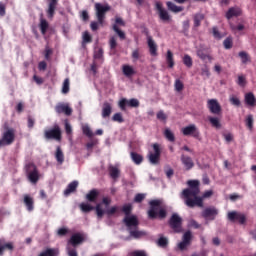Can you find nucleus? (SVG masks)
<instances>
[{"instance_id": "obj_8", "label": "nucleus", "mask_w": 256, "mask_h": 256, "mask_svg": "<svg viewBox=\"0 0 256 256\" xmlns=\"http://www.w3.org/2000/svg\"><path fill=\"white\" fill-rule=\"evenodd\" d=\"M169 226L174 233H181L183 231V218L177 213L172 214L169 220Z\"/></svg>"}, {"instance_id": "obj_46", "label": "nucleus", "mask_w": 256, "mask_h": 256, "mask_svg": "<svg viewBox=\"0 0 256 256\" xmlns=\"http://www.w3.org/2000/svg\"><path fill=\"white\" fill-rule=\"evenodd\" d=\"M122 211L124 212L126 217H129V216H131V211H133V206L131 204H125L122 207Z\"/></svg>"}, {"instance_id": "obj_50", "label": "nucleus", "mask_w": 256, "mask_h": 256, "mask_svg": "<svg viewBox=\"0 0 256 256\" xmlns=\"http://www.w3.org/2000/svg\"><path fill=\"white\" fill-rule=\"evenodd\" d=\"M112 121H115L116 123H123L125 120L123 119V114L118 112L113 115Z\"/></svg>"}, {"instance_id": "obj_31", "label": "nucleus", "mask_w": 256, "mask_h": 256, "mask_svg": "<svg viewBox=\"0 0 256 256\" xmlns=\"http://www.w3.org/2000/svg\"><path fill=\"white\" fill-rule=\"evenodd\" d=\"M55 158H56L57 163H59L60 165H63V163L65 161V155L63 154V150H61V146H57Z\"/></svg>"}, {"instance_id": "obj_34", "label": "nucleus", "mask_w": 256, "mask_h": 256, "mask_svg": "<svg viewBox=\"0 0 256 256\" xmlns=\"http://www.w3.org/2000/svg\"><path fill=\"white\" fill-rule=\"evenodd\" d=\"M122 73L123 75H125V77H133V75H135L136 72H135V69H133L131 66L123 65Z\"/></svg>"}, {"instance_id": "obj_57", "label": "nucleus", "mask_w": 256, "mask_h": 256, "mask_svg": "<svg viewBox=\"0 0 256 256\" xmlns=\"http://www.w3.org/2000/svg\"><path fill=\"white\" fill-rule=\"evenodd\" d=\"M82 131L86 135V137H93V131H91V128L89 126H83Z\"/></svg>"}, {"instance_id": "obj_56", "label": "nucleus", "mask_w": 256, "mask_h": 256, "mask_svg": "<svg viewBox=\"0 0 256 256\" xmlns=\"http://www.w3.org/2000/svg\"><path fill=\"white\" fill-rule=\"evenodd\" d=\"M69 92V78H66L63 82L62 93L67 94Z\"/></svg>"}, {"instance_id": "obj_2", "label": "nucleus", "mask_w": 256, "mask_h": 256, "mask_svg": "<svg viewBox=\"0 0 256 256\" xmlns=\"http://www.w3.org/2000/svg\"><path fill=\"white\" fill-rule=\"evenodd\" d=\"M150 208L148 210L149 219H165L167 217V210L161 208V200H151L149 202Z\"/></svg>"}, {"instance_id": "obj_13", "label": "nucleus", "mask_w": 256, "mask_h": 256, "mask_svg": "<svg viewBox=\"0 0 256 256\" xmlns=\"http://www.w3.org/2000/svg\"><path fill=\"white\" fill-rule=\"evenodd\" d=\"M119 108L121 111H127V105L128 107H139V100L132 98L130 100H127L126 98H122L119 103Z\"/></svg>"}, {"instance_id": "obj_58", "label": "nucleus", "mask_w": 256, "mask_h": 256, "mask_svg": "<svg viewBox=\"0 0 256 256\" xmlns=\"http://www.w3.org/2000/svg\"><path fill=\"white\" fill-rule=\"evenodd\" d=\"M91 41H93L91 34H89V32H87V31H85L83 33V43H91Z\"/></svg>"}, {"instance_id": "obj_59", "label": "nucleus", "mask_w": 256, "mask_h": 256, "mask_svg": "<svg viewBox=\"0 0 256 256\" xmlns=\"http://www.w3.org/2000/svg\"><path fill=\"white\" fill-rule=\"evenodd\" d=\"M230 103L235 107H239L241 105V100H239V98H237L236 96H231Z\"/></svg>"}, {"instance_id": "obj_33", "label": "nucleus", "mask_w": 256, "mask_h": 256, "mask_svg": "<svg viewBox=\"0 0 256 256\" xmlns=\"http://www.w3.org/2000/svg\"><path fill=\"white\" fill-rule=\"evenodd\" d=\"M130 157L135 165H141L143 163V156L137 152H131Z\"/></svg>"}, {"instance_id": "obj_22", "label": "nucleus", "mask_w": 256, "mask_h": 256, "mask_svg": "<svg viewBox=\"0 0 256 256\" xmlns=\"http://www.w3.org/2000/svg\"><path fill=\"white\" fill-rule=\"evenodd\" d=\"M100 192L97 189L90 190L86 196L85 199L88 201V203H97V199H99Z\"/></svg>"}, {"instance_id": "obj_1", "label": "nucleus", "mask_w": 256, "mask_h": 256, "mask_svg": "<svg viewBox=\"0 0 256 256\" xmlns=\"http://www.w3.org/2000/svg\"><path fill=\"white\" fill-rule=\"evenodd\" d=\"M187 185L189 188L182 191V197L186 207L190 209L203 207V200L213 196L212 190L205 191L202 196H199V193H201V182L199 180H189Z\"/></svg>"}, {"instance_id": "obj_64", "label": "nucleus", "mask_w": 256, "mask_h": 256, "mask_svg": "<svg viewBox=\"0 0 256 256\" xmlns=\"http://www.w3.org/2000/svg\"><path fill=\"white\" fill-rule=\"evenodd\" d=\"M131 256H147V254L143 250H136L131 253Z\"/></svg>"}, {"instance_id": "obj_37", "label": "nucleus", "mask_w": 256, "mask_h": 256, "mask_svg": "<svg viewBox=\"0 0 256 256\" xmlns=\"http://www.w3.org/2000/svg\"><path fill=\"white\" fill-rule=\"evenodd\" d=\"M205 19V14L196 13L193 16L194 27H201V21Z\"/></svg>"}, {"instance_id": "obj_28", "label": "nucleus", "mask_w": 256, "mask_h": 256, "mask_svg": "<svg viewBox=\"0 0 256 256\" xmlns=\"http://www.w3.org/2000/svg\"><path fill=\"white\" fill-rule=\"evenodd\" d=\"M59 248H46L44 251L40 252L38 256H59Z\"/></svg>"}, {"instance_id": "obj_36", "label": "nucleus", "mask_w": 256, "mask_h": 256, "mask_svg": "<svg viewBox=\"0 0 256 256\" xmlns=\"http://www.w3.org/2000/svg\"><path fill=\"white\" fill-rule=\"evenodd\" d=\"M108 171L112 179H119V175L121 174V171L119 170V168L115 166H109Z\"/></svg>"}, {"instance_id": "obj_41", "label": "nucleus", "mask_w": 256, "mask_h": 256, "mask_svg": "<svg viewBox=\"0 0 256 256\" xmlns=\"http://www.w3.org/2000/svg\"><path fill=\"white\" fill-rule=\"evenodd\" d=\"M49 29V22L47 20L41 18L40 19V31L42 35H45L47 33V30Z\"/></svg>"}, {"instance_id": "obj_5", "label": "nucleus", "mask_w": 256, "mask_h": 256, "mask_svg": "<svg viewBox=\"0 0 256 256\" xmlns=\"http://www.w3.org/2000/svg\"><path fill=\"white\" fill-rule=\"evenodd\" d=\"M79 209L82 213H91V211H96L98 219H103V215H105V210H103L101 203L96 204V206H92L89 203L82 202L79 204Z\"/></svg>"}, {"instance_id": "obj_4", "label": "nucleus", "mask_w": 256, "mask_h": 256, "mask_svg": "<svg viewBox=\"0 0 256 256\" xmlns=\"http://www.w3.org/2000/svg\"><path fill=\"white\" fill-rule=\"evenodd\" d=\"M13 143H15V128L5 126L0 138V147H8L13 145Z\"/></svg>"}, {"instance_id": "obj_51", "label": "nucleus", "mask_w": 256, "mask_h": 256, "mask_svg": "<svg viewBox=\"0 0 256 256\" xmlns=\"http://www.w3.org/2000/svg\"><path fill=\"white\" fill-rule=\"evenodd\" d=\"M146 195L143 193H138L134 197V203H143L145 201Z\"/></svg>"}, {"instance_id": "obj_44", "label": "nucleus", "mask_w": 256, "mask_h": 256, "mask_svg": "<svg viewBox=\"0 0 256 256\" xmlns=\"http://www.w3.org/2000/svg\"><path fill=\"white\" fill-rule=\"evenodd\" d=\"M183 64L188 67V69H191V67H193V58H191V56L188 54L184 55Z\"/></svg>"}, {"instance_id": "obj_52", "label": "nucleus", "mask_w": 256, "mask_h": 256, "mask_svg": "<svg viewBox=\"0 0 256 256\" xmlns=\"http://www.w3.org/2000/svg\"><path fill=\"white\" fill-rule=\"evenodd\" d=\"M223 45H224L225 49H231L233 47V38L227 37L224 40Z\"/></svg>"}, {"instance_id": "obj_10", "label": "nucleus", "mask_w": 256, "mask_h": 256, "mask_svg": "<svg viewBox=\"0 0 256 256\" xmlns=\"http://www.w3.org/2000/svg\"><path fill=\"white\" fill-rule=\"evenodd\" d=\"M182 135L185 137H193L194 139H200L201 132L199 131V128L195 124H190L181 130Z\"/></svg>"}, {"instance_id": "obj_63", "label": "nucleus", "mask_w": 256, "mask_h": 256, "mask_svg": "<svg viewBox=\"0 0 256 256\" xmlns=\"http://www.w3.org/2000/svg\"><path fill=\"white\" fill-rule=\"evenodd\" d=\"M68 256H79L75 248L67 247Z\"/></svg>"}, {"instance_id": "obj_15", "label": "nucleus", "mask_w": 256, "mask_h": 256, "mask_svg": "<svg viewBox=\"0 0 256 256\" xmlns=\"http://www.w3.org/2000/svg\"><path fill=\"white\" fill-rule=\"evenodd\" d=\"M191 239H193L191 231L185 232L182 241L178 244V249H180V251H185V249L191 245Z\"/></svg>"}, {"instance_id": "obj_9", "label": "nucleus", "mask_w": 256, "mask_h": 256, "mask_svg": "<svg viewBox=\"0 0 256 256\" xmlns=\"http://www.w3.org/2000/svg\"><path fill=\"white\" fill-rule=\"evenodd\" d=\"M26 174L30 183H37L39 181V170L37 166L33 163H28L26 165Z\"/></svg>"}, {"instance_id": "obj_60", "label": "nucleus", "mask_w": 256, "mask_h": 256, "mask_svg": "<svg viewBox=\"0 0 256 256\" xmlns=\"http://www.w3.org/2000/svg\"><path fill=\"white\" fill-rule=\"evenodd\" d=\"M94 59H103V49L99 48L94 52Z\"/></svg>"}, {"instance_id": "obj_20", "label": "nucleus", "mask_w": 256, "mask_h": 256, "mask_svg": "<svg viewBox=\"0 0 256 256\" xmlns=\"http://www.w3.org/2000/svg\"><path fill=\"white\" fill-rule=\"evenodd\" d=\"M83 241H85V237L83 236V234L75 233L70 237L68 245H72V247H77V245H81Z\"/></svg>"}, {"instance_id": "obj_42", "label": "nucleus", "mask_w": 256, "mask_h": 256, "mask_svg": "<svg viewBox=\"0 0 256 256\" xmlns=\"http://www.w3.org/2000/svg\"><path fill=\"white\" fill-rule=\"evenodd\" d=\"M129 233H130V237H133L134 239H141V237L145 235V232L139 231L137 230V228H135V230L130 229Z\"/></svg>"}, {"instance_id": "obj_11", "label": "nucleus", "mask_w": 256, "mask_h": 256, "mask_svg": "<svg viewBox=\"0 0 256 256\" xmlns=\"http://www.w3.org/2000/svg\"><path fill=\"white\" fill-rule=\"evenodd\" d=\"M152 148L154 152H149L148 159L152 165H158L159 160L161 159V147L159 144L154 143Z\"/></svg>"}, {"instance_id": "obj_27", "label": "nucleus", "mask_w": 256, "mask_h": 256, "mask_svg": "<svg viewBox=\"0 0 256 256\" xmlns=\"http://www.w3.org/2000/svg\"><path fill=\"white\" fill-rule=\"evenodd\" d=\"M77 187H79V182L73 181L68 184L67 188L64 190V195L67 197L71 195V193H75L77 191Z\"/></svg>"}, {"instance_id": "obj_16", "label": "nucleus", "mask_w": 256, "mask_h": 256, "mask_svg": "<svg viewBox=\"0 0 256 256\" xmlns=\"http://www.w3.org/2000/svg\"><path fill=\"white\" fill-rule=\"evenodd\" d=\"M219 215V210L215 207H208L203 210L202 217L204 219H209L210 221H215V218Z\"/></svg>"}, {"instance_id": "obj_61", "label": "nucleus", "mask_w": 256, "mask_h": 256, "mask_svg": "<svg viewBox=\"0 0 256 256\" xmlns=\"http://www.w3.org/2000/svg\"><path fill=\"white\" fill-rule=\"evenodd\" d=\"M27 125H28V129H33V127H35V119H33V117L31 116H28Z\"/></svg>"}, {"instance_id": "obj_40", "label": "nucleus", "mask_w": 256, "mask_h": 256, "mask_svg": "<svg viewBox=\"0 0 256 256\" xmlns=\"http://www.w3.org/2000/svg\"><path fill=\"white\" fill-rule=\"evenodd\" d=\"M238 56L240 57L241 62L244 65H247V63H251V57L249 56V54L247 52L241 51V52H239Z\"/></svg>"}, {"instance_id": "obj_35", "label": "nucleus", "mask_w": 256, "mask_h": 256, "mask_svg": "<svg viewBox=\"0 0 256 256\" xmlns=\"http://www.w3.org/2000/svg\"><path fill=\"white\" fill-rule=\"evenodd\" d=\"M166 63L168 65L169 69H173L175 67V60L173 58V52H171V50L167 51Z\"/></svg>"}, {"instance_id": "obj_29", "label": "nucleus", "mask_w": 256, "mask_h": 256, "mask_svg": "<svg viewBox=\"0 0 256 256\" xmlns=\"http://www.w3.org/2000/svg\"><path fill=\"white\" fill-rule=\"evenodd\" d=\"M244 101L246 105H248L249 107H255L256 105L255 94H253L252 92L246 93L244 97Z\"/></svg>"}, {"instance_id": "obj_6", "label": "nucleus", "mask_w": 256, "mask_h": 256, "mask_svg": "<svg viewBox=\"0 0 256 256\" xmlns=\"http://www.w3.org/2000/svg\"><path fill=\"white\" fill-rule=\"evenodd\" d=\"M96 11V18L99 25H103L105 23V15H107L108 11H111V6L108 4L103 5L101 3H96L94 5Z\"/></svg>"}, {"instance_id": "obj_23", "label": "nucleus", "mask_w": 256, "mask_h": 256, "mask_svg": "<svg viewBox=\"0 0 256 256\" xmlns=\"http://www.w3.org/2000/svg\"><path fill=\"white\" fill-rule=\"evenodd\" d=\"M182 165H184L186 171H191L193 167H195V162H193V159L189 156L182 155L181 156Z\"/></svg>"}, {"instance_id": "obj_14", "label": "nucleus", "mask_w": 256, "mask_h": 256, "mask_svg": "<svg viewBox=\"0 0 256 256\" xmlns=\"http://www.w3.org/2000/svg\"><path fill=\"white\" fill-rule=\"evenodd\" d=\"M207 108L209 109L210 113L213 115H220L221 114V104L217 99H210L207 101Z\"/></svg>"}, {"instance_id": "obj_48", "label": "nucleus", "mask_w": 256, "mask_h": 256, "mask_svg": "<svg viewBox=\"0 0 256 256\" xmlns=\"http://www.w3.org/2000/svg\"><path fill=\"white\" fill-rule=\"evenodd\" d=\"M113 31H115V33H117L118 37L122 40L125 39V32L121 31V29H119V26H117V24L113 25Z\"/></svg>"}, {"instance_id": "obj_49", "label": "nucleus", "mask_w": 256, "mask_h": 256, "mask_svg": "<svg viewBox=\"0 0 256 256\" xmlns=\"http://www.w3.org/2000/svg\"><path fill=\"white\" fill-rule=\"evenodd\" d=\"M158 247L165 248L167 245H169V240L165 237H160L157 242Z\"/></svg>"}, {"instance_id": "obj_47", "label": "nucleus", "mask_w": 256, "mask_h": 256, "mask_svg": "<svg viewBox=\"0 0 256 256\" xmlns=\"http://www.w3.org/2000/svg\"><path fill=\"white\" fill-rule=\"evenodd\" d=\"M245 123H246V127L252 131L253 130V123H254V120H253V115H248L246 120H245Z\"/></svg>"}, {"instance_id": "obj_26", "label": "nucleus", "mask_w": 256, "mask_h": 256, "mask_svg": "<svg viewBox=\"0 0 256 256\" xmlns=\"http://www.w3.org/2000/svg\"><path fill=\"white\" fill-rule=\"evenodd\" d=\"M15 249V246L13 245V242L4 243L0 240V256H3L5 251H13Z\"/></svg>"}, {"instance_id": "obj_39", "label": "nucleus", "mask_w": 256, "mask_h": 256, "mask_svg": "<svg viewBox=\"0 0 256 256\" xmlns=\"http://www.w3.org/2000/svg\"><path fill=\"white\" fill-rule=\"evenodd\" d=\"M197 57H199V59L202 61H205V59H208V61H213V57L208 55L207 52H205L203 49L197 50Z\"/></svg>"}, {"instance_id": "obj_38", "label": "nucleus", "mask_w": 256, "mask_h": 256, "mask_svg": "<svg viewBox=\"0 0 256 256\" xmlns=\"http://www.w3.org/2000/svg\"><path fill=\"white\" fill-rule=\"evenodd\" d=\"M208 121L215 129H221V120L219 118L210 116L208 117Z\"/></svg>"}, {"instance_id": "obj_32", "label": "nucleus", "mask_w": 256, "mask_h": 256, "mask_svg": "<svg viewBox=\"0 0 256 256\" xmlns=\"http://www.w3.org/2000/svg\"><path fill=\"white\" fill-rule=\"evenodd\" d=\"M166 5L169 11H172V13H181V11L184 10L183 6H177L173 2H167Z\"/></svg>"}, {"instance_id": "obj_18", "label": "nucleus", "mask_w": 256, "mask_h": 256, "mask_svg": "<svg viewBox=\"0 0 256 256\" xmlns=\"http://www.w3.org/2000/svg\"><path fill=\"white\" fill-rule=\"evenodd\" d=\"M123 223H125L126 227L128 228V231H131V227H134L137 229L139 227V220L137 219V216H125L123 219Z\"/></svg>"}, {"instance_id": "obj_24", "label": "nucleus", "mask_w": 256, "mask_h": 256, "mask_svg": "<svg viewBox=\"0 0 256 256\" xmlns=\"http://www.w3.org/2000/svg\"><path fill=\"white\" fill-rule=\"evenodd\" d=\"M241 8L239 7H231L226 12V19H233V17H241Z\"/></svg>"}, {"instance_id": "obj_17", "label": "nucleus", "mask_w": 256, "mask_h": 256, "mask_svg": "<svg viewBox=\"0 0 256 256\" xmlns=\"http://www.w3.org/2000/svg\"><path fill=\"white\" fill-rule=\"evenodd\" d=\"M55 111L58 113V115H61V113H64L67 117L71 116L73 113V109L69 107V104L65 103H59L55 106Z\"/></svg>"}, {"instance_id": "obj_54", "label": "nucleus", "mask_w": 256, "mask_h": 256, "mask_svg": "<svg viewBox=\"0 0 256 256\" xmlns=\"http://www.w3.org/2000/svg\"><path fill=\"white\" fill-rule=\"evenodd\" d=\"M156 117L159 121H167V114L163 110L158 111Z\"/></svg>"}, {"instance_id": "obj_7", "label": "nucleus", "mask_w": 256, "mask_h": 256, "mask_svg": "<svg viewBox=\"0 0 256 256\" xmlns=\"http://www.w3.org/2000/svg\"><path fill=\"white\" fill-rule=\"evenodd\" d=\"M227 219L230 223H239V225H245L247 223V215L239 211L228 212Z\"/></svg>"}, {"instance_id": "obj_19", "label": "nucleus", "mask_w": 256, "mask_h": 256, "mask_svg": "<svg viewBox=\"0 0 256 256\" xmlns=\"http://www.w3.org/2000/svg\"><path fill=\"white\" fill-rule=\"evenodd\" d=\"M57 5H59V0H48V9L46 10L48 19L55 17Z\"/></svg>"}, {"instance_id": "obj_30", "label": "nucleus", "mask_w": 256, "mask_h": 256, "mask_svg": "<svg viewBox=\"0 0 256 256\" xmlns=\"http://www.w3.org/2000/svg\"><path fill=\"white\" fill-rule=\"evenodd\" d=\"M112 111H113V108L111 107V104L108 102H105L102 106L103 119H107V117H111Z\"/></svg>"}, {"instance_id": "obj_25", "label": "nucleus", "mask_w": 256, "mask_h": 256, "mask_svg": "<svg viewBox=\"0 0 256 256\" xmlns=\"http://www.w3.org/2000/svg\"><path fill=\"white\" fill-rule=\"evenodd\" d=\"M147 43H148L150 55H152V57H157V44L155 43V40H153V37L148 36Z\"/></svg>"}, {"instance_id": "obj_62", "label": "nucleus", "mask_w": 256, "mask_h": 256, "mask_svg": "<svg viewBox=\"0 0 256 256\" xmlns=\"http://www.w3.org/2000/svg\"><path fill=\"white\" fill-rule=\"evenodd\" d=\"M201 75H202L203 77H210L211 72H209V67L204 66V67L201 69Z\"/></svg>"}, {"instance_id": "obj_53", "label": "nucleus", "mask_w": 256, "mask_h": 256, "mask_svg": "<svg viewBox=\"0 0 256 256\" xmlns=\"http://www.w3.org/2000/svg\"><path fill=\"white\" fill-rule=\"evenodd\" d=\"M237 85H239V87H245V85H247V79L245 78V76H238Z\"/></svg>"}, {"instance_id": "obj_55", "label": "nucleus", "mask_w": 256, "mask_h": 256, "mask_svg": "<svg viewBox=\"0 0 256 256\" xmlns=\"http://www.w3.org/2000/svg\"><path fill=\"white\" fill-rule=\"evenodd\" d=\"M230 29L232 30V31H243V29H245V25H243V24H239L238 26H235V24H233V23H230Z\"/></svg>"}, {"instance_id": "obj_21", "label": "nucleus", "mask_w": 256, "mask_h": 256, "mask_svg": "<svg viewBox=\"0 0 256 256\" xmlns=\"http://www.w3.org/2000/svg\"><path fill=\"white\" fill-rule=\"evenodd\" d=\"M23 203L29 213L35 209V199L29 194L23 196Z\"/></svg>"}, {"instance_id": "obj_43", "label": "nucleus", "mask_w": 256, "mask_h": 256, "mask_svg": "<svg viewBox=\"0 0 256 256\" xmlns=\"http://www.w3.org/2000/svg\"><path fill=\"white\" fill-rule=\"evenodd\" d=\"M164 137L167 141H170V143H174L175 141V134L169 128L165 129Z\"/></svg>"}, {"instance_id": "obj_12", "label": "nucleus", "mask_w": 256, "mask_h": 256, "mask_svg": "<svg viewBox=\"0 0 256 256\" xmlns=\"http://www.w3.org/2000/svg\"><path fill=\"white\" fill-rule=\"evenodd\" d=\"M156 10L158 11V15L164 23L167 21H171V15H169V12L163 8V3L161 2H156L155 3Z\"/></svg>"}, {"instance_id": "obj_45", "label": "nucleus", "mask_w": 256, "mask_h": 256, "mask_svg": "<svg viewBox=\"0 0 256 256\" xmlns=\"http://www.w3.org/2000/svg\"><path fill=\"white\" fill-rule=\"evenodd\" d=\"M174 89H175V91H177V93H181V91H183V89H185V85L182 83L181 80L176 79L174 82Z\"/></svg>"}, {"instance_id": "obj_3", "label": "nucleus", "mask_w": 256, "mask_h": 256, "mask_svg": "<svg viewBox=\"0 0 256 256\" xmlns=\"http://www.w3.org/2000/svg\"><path fill=\"white\" fill-rule=\"evenodd\" d=\"M44 139H46V141H57L58 143H61V140L63 139L61 126H59V124H54L53 127L44 130Z\"/></svg>"}]
</instances>
